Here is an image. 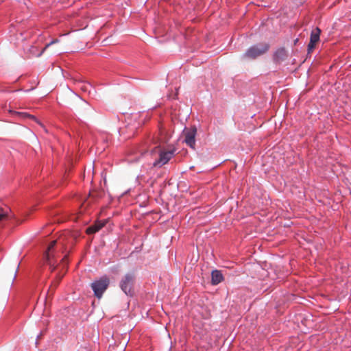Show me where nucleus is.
Returning a JSON list of instances; mask_svg holds the SVG:
<instances>
[{"instance_id":"nucleus-5","label":"nucleus","mask_w":351,"mask_h":351,"mask_svg":"<svg viewBox=\"0 0 351 351\" xmlns=\"http://www.w3.org/2000/svg\"><path fill=\"white\" fill-rule=\"evenodd\" d=\"M174 154V150H169L167 152H161L159 155V158L156 160L153 166L155 167H160L162 165L167 164Z\"/></svg>"},{"instance_id":"nucleus-12","label":"nucleus","mask_w":351,"mask_h":351,"mask_svg":"<svg viewBox=\"0 0 351 351\" xmlns=\"http://www.w3.org/2000/svg\"><path fill=\"white\" fill-rule=\"evenodd\" d=\"M8 219L7 213L0 208V226Z\"/></svg>"},{"instance_id":"nucleus-10","label":"nucleus","mask_w":351,"mask_h":351,"mask_svg":"<svg viewBox=\"0 0 351 351\" xmlns=\"http://www.w3.org/2000/svg\"><path fill=\"white\" fill-rule=\"evenodd\" d=\"M104 224L101 223H97L93 226H90L87 228V232L88 234L95 233L98 232L104 226Z\"/></svg>"},{"instance_id":"nucleus-13","label":"nucleus","mask_w":351,"mask_h":351,"mask_svg":"<svg viewBox=\"0 0 351 351\" xmlns=\"http://www.w3.org/2000/svg\"><path fill=\"white\" fill-rule=\"evenodd\" d=\"M315 43H311V41L309 42L307 46L308 53H310L315 48Z\"/></svg>"},{"instance_id":"nucleus-14","label":"nucleus","mask_w":351,"mask_h":351,"mask_svg":"<svg viewBox=\"0 0 351 351\" xmlns=\"http://www.w3.org/2000/svg\"><path fill=\"white\" fill-rule=\"evenodd\" d=\"M58 40H53L52 41H51L49 43L47 44L45 47V48L43 49V50L42 51L41 53L47 48L49 47L50 45H51L53 43H57Z\"/></svg>"},{"instance_id":"nucleus-2","label":"nucleus","mask_w":351,"mask_h":351,"mask_svg":"<svg viewBox=\"0 0 351 351\" xmlns=\"http://www.w3.org/2000/svg\"><path fill=\"white\" fill-rule=\"evenodd\" d=\"M134 282L135 276L133 273H127L120 280L119 287L126 295L133 296Z\"/></svg>"},{"instance_id":"nucleus-8","label":"nucleus","mask_w":351,"mask_h":351,"mask_svg":"<svg viewBox=\"0 0 351 351\" xmlns=\"http://www.w3.org/2000/svg\"><path fill=\"white\" fill-rule=\"evenodd\" d=\"M223 280L221 272L219 270H213L211 273V282L213 285H217Z\"/></svg>"},{"instance_id":"nucleus-16","label":"nucleus","mask_w":351,"mask_h":351,"mask_svg":"<svg viewBox=\"0 0 351 351\" xmlns=\"http://www.w3.org/2000/svg\"><path fill=\"white\" fill-rule=\"evenodd\" d=\"M31 89H27V90H24L23 89V91H29Z\"/></svg>"},{"instance_id":"nucleus-7","label":"nucleus","mask_w":351,"mask_h":351,"mask_svg":"<svg viewBox=\"0 0 351 351\" xmlns=\"http://www.w3.org/2000/svg\"><path fill=\"white\" fill-rule=\"evenodd\" d=\"M287 51L284 47L278 49L274 54V60L276 62H280L286 59Z\"/></svg>"},{"instance_id":"nucleus-9","label":"nucleus","mask_w":351,"mask_h":351,"mask_svg":"<svg viewBox=\"0 0 351 351\" xmlns=\"http://www.w3.org/2000/svg\"><path fill=\"white\" fill-rule=\"evenodd\" d=\"M321 30L319 27L313 29L311 33L310 41L311 43H317L319 40Z\"/></svg>"},{"instance_id":"nucleus-11","label":"nucleus","mask_w":351,"mask_h":351,"mask_svg":"<svg viewBox=\"0 0 351 351\" xmlns=\"http://www.w3.org/2000/svg\"><path fill=\"white\" fill-rule=\"evenodd\" d=\"M26 119H29L32 120L33 121L40 124V122L38 121V120L36 119V117L35 116L32 115V114H29L28 112H23V122L25 121V120Z\"/></svg>"},{"instance_id":"nucleus-6","label":"nucleus","mask_w":351,"mask_h":351,"mask_svg":"<svg viewBox=\"0 0 351 351\" xmlns=\"http://www.w3.org/2000/svg\"><path fill=\"white\" fill-rule=\"evenodd\" d=\"M56 241H53L47 247V250L45 254V257L46 260L49 262L48 264L49 265L50 267H51L53 269L56 268V266L55 263H51V261H53V254L52 250L56 245Z\"/></svg>"},{"instance_id":"nucleus-1","label":"nucleus","mask_w":351,"mask_h":351,"mask_svg":"<svg viewBox=\"0 0 351 351\" xmlns=\"http://www.w3.org/2000/svg\"><path fill=\"white\" fill-rule=\"evenodd\" d=\"M269 49L268 43H258L249 47L241 56L242 59H255L264 54Z\"/></svg>"},{"instance_id":"nucleus-3","label":"nucleus","mask_w":351,"mask_h":351,"mask_svg":"<svg viewBox=\"0 0 351 351\" xmlns=\"http://www.w3.org/2000/svg\"><path fill=\"white\" fill-rule=\"evenodd\" d=\"M109 279L106 276H104L100 278L99 280L94 281L91 284L92 289L97 298H101L104 292L107 289L109 285Z\"/></svg>"},{"instance_id":"nucleus-4","label":"nucleus","mask_w":351,"mask_h":351,"mask_svg":"<svg viewBox=\"0 0 351 351\" xmlns=\"http://www.w3.org/2000/svg\"><path fill=\"white\" fill-rule=\"evenodd\" d=\"M197 134V128L193 126L190 128H184L183 135L184 136V141L185 143L192 149L195 147V136Z\"/></svg>"},{"instance_id":"nucleus-17","label":"nucleus","mask_w":351,"mask_h":351,"mask_svg":"<svg viewBox=\"0 0 351 351\" xmlns=\"http://www.w3.org/2000/svg\"><path fill=\"white\" fill-rule=\"evenodd\" d=\"M64 257H66V256H65ZM64 258H62V260H61V261H64Z\"/></svg>"},{"instance_id":"nucleus-15","label":"nucleus","mask_w":351,"mask_h":351,"mask_svg":"<svg viewBox=\"0 0 351 351\" xmlns=\"http://www.w3.org/2000/svg\"><path fill=\"white\" fill-rule=\"evenodd\" d=\"M10 112H12V110L10 111ZM13 113H14L15 114L18 115V116H21V112H13Z\"/></svg>"}]
</instances>
